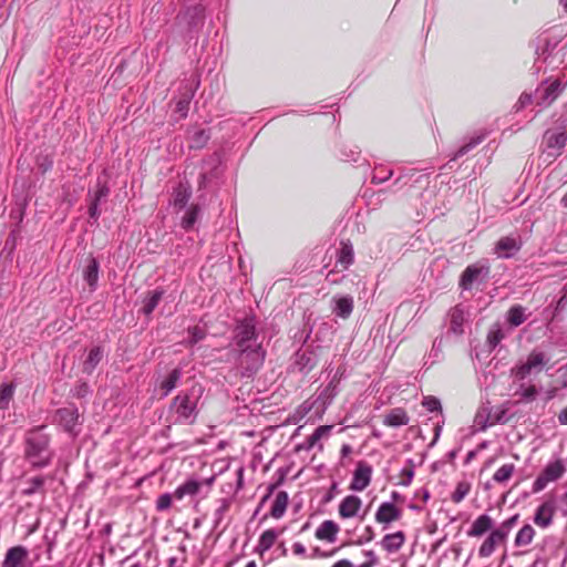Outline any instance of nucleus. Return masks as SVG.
I'll return each instance as SVG.
<instances>
[{
	"label": "nucleus",
	"mask_w": 567,
	"mask_h": 567,
	"mask_svg": "<svg viewBox=\"0 0 567 567\" xmlns=\"http://www.w3.org/2000/svg\"><path fill=\"white\" fill-rule=\"evenodd\" d=\"M24 457L32 467H44L51 462L50 435L44 432V426H35L27 431Z\"/></svg>",
	"instance_id": "obj_1"
},
{
	"label": "nucleus",
	"mask_w": 567,
	"mask_h": 567,
	"mask_svg": "<svg viewBox=\"0 0 567 567\" xmlns=\"http://www.w3.org/2000/svg\"><path fill=\"white\" fill-rule=\"evenodd\" d=\"M551 357L542 348H534L524 360H519L512 369L511 377L515 381H525L530 375H537L547 370Z\"/></svg>",
	"instance_id": "obj_2"
},
{
	"label": "nucleus",
	"mask_w": 567,
	"mask_h": 567,
	"mask_svg": "<svg viewBox=\"0 0 567 567\" xmlns=\"http://www.w3.org/2000/svg\"><path fill=\"white\" fill-rule=\"evenodd\" d=\"M238 368L243 377H251L255 374L265 361V351L261 346H252L238 349Z\"/></svg>",
	"instance_id": "obj_3"
},
{
	"label": "nucleus",
	"mask_w": 567,
	"mask_h": 567,
	"mask_svg": "<svg viewBox=\"0 0 567 567\" xmlns=\"http://www.w3.org/2000/svg\"><path fill=\"white\" fill-rule=\"evenodd\" d=\"M235 342L238 349L261 346L257 341L256 322L254 317H247L237 324Z\"/></svg>",
	"instance_id": "obj_4"
},
{
	"label": "nucleus",
	"mask_w": 567,
	"mask_h": 567,
	"mask_svg": "<svg viewBox=\"0 0 567 567\" xmlns=\"http://www.w3.org/2000/svg\"><path fill=\"white\" fill-rule=\"evenodd\" d=\"M172 409L176 414V422L193 423L196 419V402L188 394L177 395L173 401Z\"/></svg>",
	"instance_id": "obj_5"
},
{
	"label": "nucleus",
	"mask_w": 567,
	"mask_h": 567,
	"mask_svg": "<svg viewBox=\"0 0 567 567\" xmlns=\"http://www.w3.org/2000/svg\"><path fill=\"white\" fill-rule=\"evenodd\" d=\"M523 239L519 234H511L508 236L501 237L495 246L494 254L498 258H512L514 257L522 248Z\"/></svg>",
	"instance_id": "obj_6"
},
{
	"label": "nucleus",
	"mask_w": 567,
	"mask_h": 567,
	"mask_svg": "<svg viewBox=\"0 0 567 567\" xmlns=\"http://www.w3.org/2000/svg\"><path fill=\"white\" fill-rule=\"evenodd\" d=\"M565 473V465L561 460L550 462L546 465L544 471L535 480L533 485L534 492L543 491L548 483L557 481Z\"/></svg>",
	"instance_id": "obj_7"
},
{
	"label": "nucleus",
	"mask_w": 567,
	"mask_h": 567,
	"mask_svg": "<svg viewBox=\"0 0 567 567\" xmlns=\"http://www.w3.org/2000/svg\"><path fill=\"white\" fill-rule=\"evenodd\" d=\"M371 477L372 467L368 463L360 461L357 464V468L353 473L350 489L354 492H361L365 489L371 482Z\"/></svg>",
	"instance_id": "obj_8"
},
{
	"label": "nucleus",
	"mask_w": 567,
	"mask_h": 567,
	"mask_svg": "<svg viewBox=\"0 0 567 567\" xmlns=\"http://www.w3.org/2000/svg\"><path fill=\"white\" fill-rule=\"evenodd\" d=\"M214 482V477L205 480L203 482L196 480H188L184 484L179 485L174 492V498L182 499L185 496H194L197 495L200 491V487L206 484L210 486Z\"/></svg>",
	"instance_id": "obj_9"
},
{
	"label": "nucleus",
	"mask_w": 567,
	"mask_h": 567,
	"mask_svg": "<svg viewBox=\"0 0 567 567\" xmlns=\"http://www.w3.org/2000/svg\"><path fill=\"white\" fill-rule=\"evenodd\" d=\"M362 507V501L357 495L346 496L339 504V515L342 518L355 517Z\"/></svg>",
	"instance_id": "obj_10"
},
{
	"label": "nucleus",
	"mask_w": 567,
	"mask_h": 567,
	"mask_svg": "<svg viewBox=\"0 0 567 567\" xmlns=\"http://www.w3.org/2000/svg\"><path fill=\"white\" fill-rule=\"evenodd\" d=\"M400 517L401 511L390 502L382 503L375 513V520L380 524H390Z\"/></svg>",
	"instance_id": "obj_11"
},
{
	"label": "nucleus",
	"mask_w": 567,
	"mask_h": 567,
	"mask_svg": "<svg viewBox=\"0 0 567 567\" xmlns=\"http://www.w3.org/2000/svg\"><path fill=\"white\" fill-rule=\"evenodd\" d=\"M56 417L64 430L72 433L79 424L80 415L74 408H63L56 411Z\"/></svg>",
	"instance_id": "obj_12"
},
{
	"label": "nucleus",
	"mask_w": 567,
	"mask_h": 567,
	"mask_svg": "<svg viewBox=\"0 0 567 567\" xmlns=\"http://www.w3.org/2000/svg\"><path fill=\"white\" fill-rule=\"evenodd\" d=\"M513 384H514V395L518 396L519 402L529 403L536 399V396L538 394V390L534 384H532V383L526 384L524 381H515L514 379H513Z\"/></svg>",
	"instance_id": "obj_13"
},
{
	"label": "nucleus",
	"mask_w": 567,
	"mask_h": 567,
	"mask_svg": "<svg viewBox=\"0 0 567 567\" xmlns=\"http://www.w3.org/2000/svg\"><path fill=\"white\" fill-rule=\"evenodd\" d=\"M332 312L342 319H348L353 311V298L350 296H336L332 299Z\"/></svg>",
	"instance_id": "obj_14"
},
{
	"label": "nucleus",
	"mask_w": 567,
	"mask_h": 567,
	"mask_svg": "<svg viewBox=\"0 0 567 567\" xmlns=\"http://www.w3.org/2000/svg\"><path fill=\"white\" fill-rule=\"evenodd\" d=\"M546 147L548 150L556 151L555 153H550V155H559L560 151L565 147L567 143V132H551L547 131L545 133Z\"/></svg>",
	"instance_id": "obj_15"
},
{
	"label": "nucleus",
	"mask_w": 567,
	"mask_h": 567,
	"mask_svg": "<svg viewBox=\"0 0 567 567\" xmlns=\"http://www.w3.org/2000/svg\"><path fill=\"white\" fill-rule=\"evenodd\" d=\"M27 557L28 550L24 547H12L7 551L1 567H20Z\"/></svg>",
	"instance_id": "obj_16"
},
{
	"label": "nucleus",
	"mask_w": 567,
	"mask_h": 567,
	"mask_svg": "<svg viewBox=\"0 0 567 567\" xmlns=\"http://www.w3.org/2000/svg\"><path fill=\"white\" fill-rule=\"evenodd\" d=\"M555 507L551 502L543 503L536 511L534 522L542 528L548 527L553 522Z\"/></svg>",
	"instance_id": "obj_17"
},
{
	"label": "nucleus",
	"mask_w": 567,
	"mask_h": 567,
	"mask_svg": "<svg viewBox=\"0 0 567 567\" xmlns=\"http://www.w3.org/2000/svg\"><path fill=\"white\" fill-rule=\"evenodd\" d=\"M506 538L504 537V533L494 529L489 536L484 540L482 546L480 547L478 554L481 557H488L495 550L497 544L504 542Z\"/></svg>",
	"instance_id": "obj_18"
},
{
	"label": "nucleus",
	"mask_w": 567,
	"mask_h": 567,
	"mask_svg": "<svg viewBox=\"0 0 567 567\" xmlns=\"http://www.w3.org/2000/svg\"><path fill=\"white\" fill-rule=\"evenodd\" d=\"M404 542V533L395 532L392 534H386L381 540V546L388 553H395L403 546Z\"/></svg>",
	"instance_id": "obj_19"
},
{
	"label": "nucleus",
	"mask_w": 567,
	"mask_h": 567,
	"mask_svg": "<svg viewBox=\"0 0 567 567\" xmlns=\"http://www.w3.org/2000/svg\"><path fill=\"white\" fill-rule=\"evenodd\" d=\"M339 532V526L333 520H324L316 530V537L333 543Z\"/></svg>",
	"instance_id": "obj_20"
},
{
	"label": "nucleus",
	"mask_w": 567,
	"mask_h": 567,
	"mask_svg": "<svg viewBox=\"0 0 567 567\" xmlns=\"http://www.w3.org/2000/svg\"><path fill=\"white\" fill-rule=\"evenodd\" d=\"M492 527L493 519L488 515L483 514L473 522L471 529L468 530L467 534L471 537H480L487 530H489Z\"/></svg>",
	"instance_id": "obj_21"
},
{
	"label": "nucleus",
	"mask_w": 567,
	"mask_h": 567,
	"mask_svg": "<svg viewBox=\"0 0 567 567\" xmlns=\"http://www.w3.org/2000/svg\"><path fill=\"white\" fill-rule=\"evenodd\" d=\"M410 421V417L408 416L406 412L401 409H392L385 416L383 423L388 426L396 427L406 425Z\"/></svg>",
	"instance_id": "obj_22"
},
{
	"label": "nucleus",
	"mask_w": 567,
	"mask_h": 567,
	"mask_svg": "<svg viewBox=\"0 0 567 567\" xmlns=\"http://www.w3.org/2000/svg\"><path fill=\"white\" fill-rule=\"evenodd\" d=\"M527 318L528 315L526 313V308L520 305L512 306L506 313L507 322L514 328L523 324Z\"/></svg>",
	"instance_id": "obj_23"
},
{
	"label": "nucleus",
	"mask_w": 567,
	"mask_h": 567,
	"mask_svg": "<svg viewBox=\"0 0 567 567\" xmlns=\"http://www.w3.org/2000/svg\"><path fill=\"white\" fill-rule=\"evenodd\" d=\"M83 278L92 290L96 288L99 279V262L94 257L89 258L87 266L83 272Z\"/></svg>",
	"instance_id": "obj_24"
},
{
	"label": "nucleus",
	"mask_w": 567,
	"mask_h": 567,
	"mask_svg": "<svg viewBox=\"0 0 567 567\" xmlns=\"http://www.w3.org/2000/svg\"><path fill=\"white\" fill-rule=\"evenodd\" d=\"M465 322V313L463 309L455 307L450 312V329L455 334L463 333V324Z\"/></svg>",
	"instance_id": "obj_25"
},
{
	"label": "nucleus",
	"mask_w": 567,
	"mask_h": 567,
	"mask_svg": "<svg viewBox=\"0 0 567 567\" xmlns=\"http://www.w3.org/2000/svg\"><path fill=\"white\" fill-rule=\"evenodd\" d=\"M192 196V189L188 184L181 183L174 192V206L184 208Z\"/></svg>",
	"instance_id": "obj_26"
},
{
	"label": "nucleus",
	"mask_w": 567,
	"mask_h": 567,
	"mask_svg": "<svg viewBox=\"0 0 567 567\" xmlns=\"http://www.w3.org/2000/svg\"><path fill=\"white\" fill-rule=\"evenodd\" d=\"M182 371L178 368H175L169 372V374L161 382V390L163 391V395L166 396L171 393L177 385L181 380Z\"/></svg>",
	"instance_id": "obj_27"
},
{
	"label": "nucleus",
	"mask_w": 567,
	"mask_h": 567,
	"mask_svg": "<svg viewBox=\"0 0 567 567\" xmlns=\"http://www.w3.org/2000/svg\"><path fill=\"white\" fill-rule=\"evenodd\" d=\"M287 505L288 494L284 491L278 492L270 511L271 516L274 518H280L286 512Z\"/></svg>",
	"instance_id": "obj_28"
},
{
	"label": "nucleus",
	"mask_w": 567,
	"mask_h": 567,
	"mask_svg": "<svg viewBox=\"0 0 567 567\" xmlns=\"http://www.w3.org/2000/svg\"><path fill=\"white\" fill-rule=\"evenodd\" d=\"M504 338L505 332L501 323L496 322L492 324L486 337L487 344L489 346V348L495 349Z\"/></svg>",
	"instance_id": "obj_29"
},
{
	"label": "nucleus",
	"mask_w": 567,
	"mask_h": 567,
	"mask_svg": "<svg viewBox=\"0 0 567 567\" xmlns=\"http://www.w3.org/2000/svg\"><path fill=\"white\" fill-rule=\"evenodd\" d=\"M279 534L275 529H267L265 530L258 542V550L260 554L267 551L270 549L276 539L278 538Z\"/></svg>",
	"instance_id": "obj_30"
},
{
	"label": "nucleus",
	"mask_w": 567,
	"mask_h": 567,
	"mask_svg": "<svg viewBox=\"0 0 567 567\" xmlns=\"http://www.w3.org/2000/svg\"><path fill=\"white\" fill-rule=\"evenodd\" d=\"M102 359V351L100 348H94L89 352L86 360L83 363V371L92 373Z\"/></svg>",
	"instance_id": "obj_31"
},
{
	"label": "nucleus",
	"mask_w": 567,
	"mask_h": 567,
	"mask_svg": "<svg viewBox=\"0 0 567 567\" xmlns=\"http://www.w3.org/2000/svg\"><path fill=\"white\" fill-rule=\"evenodd\" d=\"M534 535H535V530L529 524L523 526L518 530V533L515 537V545L516 546H526V545L530 544L534 538Z\"/></svg>",
	"instance_id": "obj_32"
},
{
	"label": "nucleus",
	"mask_w": 567,
	"mask_h": 567,
	"mask_svg": "<svg viewBox=\"0 0 567 567\" xmlns=\"http://www.w3.org/2000/svg\"><path fill=\"white\" fill-rule=\"evenodd\" d=\"M44 477L35 476L25 482V487L21 491V493L25 496H30L43 489Z\"/></svg>",
	"instance_id": "obj_33"
},
{
	"label": "nucleus",
	"mask_w": 567,
	"mask_h": 567,
	"mask_svg": "<svg viewBox=\"0 0 567 567\" xmlns=\"http://www.w3.org/2000/svg\"><path fill=\"white\" fill-rule=\"evenodd\" d=\"M209 140V133L205 130L198 128L190 132V147L202 148Z\"/></svg>",
	"instance_id": "obj_34"
},
{
	"label": "nucleus",
	"mask_w": 567,
	"mask_h": 567,
	"mask_svg": "<svg viewBox=\"0 0 567 567\" xmlns=\"http://www.w3.org/2000/svg\"><path fill=\"white\" fill-rule=\"evenodd\" d=\"M482 269L475 266H468L461 278V286L463 289H468L473 281L480 276Z\"/></svg>",
	"instance_id": "obj_35"
},
{
	"label": "nucleus",
	"mask_w": 567,
	"mask_h": 567,
	"mask_svg": "<svg viewBox=\"0 0 567 567\" xmlns=\"http://www.w3.org/2000/svg\"><path fill=\"white\" fill-rule=\"evenodd\" d=\"M559 82L555 81L542 91V102L539 104L549 105L559 93Z\"/></svg>",
	"instance_id": "obj_36"
},
{
	"label": "nucleus",
	"mask_w": 567,
	"mask_h": 567,
	"mask_svg": "<svg viewBox=\"0 0 567 567\" xmlns=\"http://www.w3.org/2000/svg\"><path fill=\"white\" fill-rule=\"evenodd\" d=\"M14 385L13 384H2L0 388V409H8L10 401L13 398Z\"/></svg>",
	"instance_id": "obj_37"
},
{
	"label": "nucleus",
	"mask_w": 567,
	"mask_h": 567,
	"mask_svg": "<svg viewBox=\"0 0 567 567\" xmlns=\"http://www.w3.org/2000/svg\"><path fill=\"white\" fill-rule=\"evenodd\" d=\"M162 299L161 291H153L147 298L144 300L143 312L148 316L154 309L157 307L158 302Z\"/></svg>",
	"instance_id": "obj_38"
},
{
	"label": "nucleus",
	"mask_w": 567,
	"mask_h": 567,
	"mask_svg": "<svg viewBox=\"0 0 567 567\" xmlns=\"http://www.w3.org/2000/svg\"><path fill=\"white\" fill-rule=\"evenodd\" d=\"M514 470V464H504L494 473L493 480L497 483H504L511 478Z\"/></svg>",
	"instance_id": "obj_39"
},
{
	"label": "nucleus",
	"mask_w": 567,
	"mask_h": 567,
	"mask_svg": "<svg viewBox=\"0 0 567 567\" xmlns=\"http://www.w3.org/2000/svg\"><path fill=\"white\" fill-rule=\"evenodd\" d=\"M332 426L321 425L308 437V446L313 447L323 436H328Z\"/></svg>",
	"instance_id": "obj_40"
},
{
	"label": "nucleus",
	"mask_w": 567,
	"mask_h": 567,
	"mask_svg": "<svg viewBox=\"0 0 567 567\" xmlns=\"http://www.w3.org/2000/svg\"><path fill=\"white\" fill-rule=\"evenodd\" d=\"M199 208L197 206H192L182 220V226L185 229H190L195 221L197 220Z\"/></svg>",
	"instance_id": "obj_41"
},
{
	"label": "nucleus",
	"mask_w": 567,
	"mask_h": 567,
	"mask_svg": "<svg viewBox=\"0 0 567 567\" xmlns=\"http://www.w3.org/2000/svg\"><path fill=\"white\" fill-rule=\"evenodd\" d=\"M470 492V484L466 482H460L452 494V501L454 503L462 502Z\"/></svg>",
	"instance_id": "obj_42"
},
{
	"label": "nucleus",
	"mask_w": 567,
	"mask_h": 567,
	"mask_svg": "<svg viewBox=\"0 0 567 567\" xmlns=\"http://www.w3.org/2000/svg\"><path fill=\"white\" fill-rule=\"evenodd\" d=\"M190 338L188 340L189 346H194L198 341L203 340L206 336V331L198 326L188 329Z\"/></svg>",
	"instance_id": "obj_43"
},
{
	"label": "nucleus",
	"mask_w": 567,
	"mask_h": 567,
	"mask_svg": "<svg viewBox=\"0 0 567 567\" xmlns=\"http://www.w3.org/2000/svg\"><path fill=\"white\" fill-rule=\"evenodd\" d=\"M339 261L343 264L346 267L352 264L353 261V251L352 247L349 245H343L340 251Z\"/></svg>",
	"instance_id": "obj_44"
},
{
	"label": "nucleus",
	"mask_w": 567,
	"mask_h": 567,
	"mask_svg": "<svg viewBox=\"0 0 567 567\" xmlns=\"http://www.w3.org/2000/svg\"><path fill=\"white\" fill-rule=\"evenodd\" d=\"M481 142V138L477 137V138H472L468 143H466L465 145L461 146L457 152L454 154L453 156V161H455L456 158L465 155L466 153H468L472 148H474L477 144H480Z\"/></svg>",
	"instance_id": "obj_45"
},
{
	"label": "nucleus",
	"mask_w": 567,
	"mask_h": 567,
	"mask_svg": "<svg viewBox=\"0 0 567 567\" xmlns=\"http://www.w3.org/2000/svg\"><path fill=\"white\" fill-rule=\"evenodd\" d=\"M174 497V493L173 494H162L158 498H157V502H156V508L158 511H166L171 506H172V499Z\"/></svg>",
	"instance_id": "obj_46"
},
{
	"label": "nucleus",
	"mask_w": 567,
	"mask_h": 567,
	"mask_svg": "<svg viewBox=\"0 0 567 567\" xmlns=\"http://www.w3.org/2000/svg\"><path fill=\"white\" fill-rule=\"evenodd\" d=\"M422 404L430 412L441 411V402L434 396H425Z\"/></svg>",
	"instance_id": "obj_47"
},
{
	"label": "nucleus",
	"mask_w": 567,
	"mask_h": 567,
	"mask_svg": "<svg viewBox=\"0 0 567 567\" xmlns=\"http://www.w3.org/2000/svg\"><path fill=\"white\" fill-rule=\"evenodd\" d=\"M517 519L518 515H514L511 518L503 522L502 525L496 529L501 533H504V537L506 538L512 527L517 523Z\"/></svg>",
	"instance_id": "obj_48"
},
{
	"label": "nucleus",
	"mask_w": 567,
	"mask_h": 567,
	"mask_svg": "<svg viewBox=\"0 0 567 567\" xmlns=\"http://www.w3.org/2000/svg\"><path fill=\"white\" fill-rule=\"evenodd\" d=\"M107 195H109V187L106 186V184L99 182L96 185V192L94 194L93 200H96V203H100V200L105 198Z\"/></svg>",
	"instance_id": "obj_49"
},
{
	"label": "nucleus",
	"mask_w": 567,
	"mask_h": 567,
	"mask_svg": "<svg viewBox=\"0 0 567 567\" xmlns=\"http://www.w3.org/2000/svg\"><path fill=\"white\" fill-rule=\"evenodd\" d=\"M188 107H189V99H182L176 103V112L179 113L181 118L186 117Z\"/></svg>",
	"instance_id": "obj_50"
},
{
	"label": "nucleus",
	"mask_w": 567,
	"mask_h": 567,
	"mask_svg": "<svg viewBox=\"0 0 567 567\" xmlns=\"http://www.w3.org/2000/svg\"><path fill=\"white\" fill-rule=\"evenodd\" d=\"M374 538V532L371 526H367L364 528L363 535L354 543L357 545H362L364 543H369Z\"/></svg>",
	"instance_id": "obj_51"
},
{
	"label": "nucleus",
	"mask_w": 567,
	"mask_h": 567,
	"mask_svg": "<svg viewBox=\"0 0 567 567\" xmlns=\"http://www.w3.org/2000/svg\"><path fill=\"white\" fill-rule=\"evenodd\" d=\"M532 103V95L527 94V93H523L520 96H519V100L516 104V110H520V109H524L526 105L530 104Z\"/></svg>",
	"instance_id": "obj_52"
},
{
	"label": "nucleus",
	"mask_w": 567,
	"mask_h": 567,
	"mask_svg": "<svg viewBox=\"0 0 567 567\" xmlns=\"http://www.w3.org/2000/svg\"><path fill=\"white\" fill-rule=\"evenodd\" d=\"M97 206H99V203H96V200H92L90 208H89V214H90V217L93 219H97V217L100 216Z\"/></svg>",
	"instance_id": "obj_53"
},
{
	"label": "nucleus",
	"mask_w": 567,
	"mask_h": 567,
	"mask_svg": "<svg viewBox=\"0 0 567 567\" xmlns=\"http://www.w3.org/2000/svg\"><path fill=\"white\" fill-rule=\"evenodd\" d=\"M561 386L567 388V364L558 370Z\"/></svg>",
	"instance_id": "obj_54"
},
{
	"label": "nucleus",
	"mask_w": 567,
	"mask_h": 567,
	"mask_svg": "<svg viewBox=\"0 0 567 567\" xmlns=\"http://www.w3.org/2000/svg\"><path fill=\"white\" fill-rule=\"evenodd\" d=\"M292 550L296 555H303L306 553L305 546L300 543H295L292 545Z\"/></svg>",
	"instance_id": "obj_55"
},
{
	"label": "nucleus",
	"mask_w": 567,
	"mask_h": 567,
	"mask_svg": "<svg viewBox=\"0 0 567 567\" xmlns=\"http://www.w3.org/2000/svg\"><path fill=\"white\" fill-rule=\"evenodd\" d=\"M558 420L560 424L567 425V406L560 411Z\"/></svg>",
	"instance_id": "obj_56"
},
{
	"label": "nucleus",
	"mask_w": 567,
	"mask_h": 567,
	"mask_svg": "<svg viewBox=\"0 0 567 567\" xmlns=\"http://www.w3.org/2000/svg\"><path fill=\"white\" fill-rule=\"evenodd\" d=\"M332 567H353V565L351 561H349L347 559H342V560L337 561Z\"/></svg>",
	"instance_id": "obj_57"
},
{
	"label": "nucleus",
	"mask_w": 567,
	"mask_h": 567,
	"mask_svg": "<svg viewBox=\"0 0 567 567\" xmlns=\"http://www.w3.org/2000/svg\"><path fill=\"white\" fill-rule=\"evenodd\" d=\"M352 452V447L349 444H344L341 447V454L343 457L348 456Z\"/></svg>",
	"instance_id": "obj_58"
},
{
	"label": "nucleus",
	"mask_w": 567,
	"mask_h": 567,
	"mask_svg": "<svg viewBox=\"0 0 567 567\" xmlns=\"http://www.w3.org/2000/svg\"><path fill=\"white\" fill-rule=\"evenodd\" d=\"M406 477H408V481L404 482L405 485L410 484V482L412 481V477H413V471L412 470L406 472Z\"/></svg>",
	"instance_id": "obj_59"
},
{
	"label": "nucleus",
	"mask_w": 567,
	"mask_h": 567,
	"mask_svg": "<svg viewBox=\"0 0 567 567\" xmlns=\"http://www.w3.org/2000/svg\"><path fill=\"white\" fill-rule=\"evenodd\" d=\"M561 204L567 207V193L563 196Z\"/></svg>",
	"instance_id": "obj_60"
},
{
	"label": "nucleus",
	"mask_w": 567,
	"mask_h": 567,
	"mask_svg": "<svg viewBox=\"0 0 567 567\" xmlns=\"http://www.w3.org/2000/svg\"><path fill=\"white\" fill-rule=\"evenodd\" d=\"M559 4L564 7L565 11H567V0H559Z\"/></svg>",
	"instance_id": "obj_61"
},
{
	"label": "nucleus",
	"mask_w": 567,
	"mask_h": 567,
	"mask_svg": "<svg viewBox=\"0 0 567 567\" xmlns=\"http://www.w3.org/2000/svg\"><path fill=\"white\" fill-rule=\"evenodd\" d=\"M246 567H257L255 561H249Z\"/></svg>",
	"instance_id": "obj_62"
},
{
	"label": "nucleus",
	"mask_w": 567,
	"mask_h": 567,
	"mask_svg": "<svg viewBox=\"0 0 567 567\" xmlns=\"http://www.w3.org/2000/svg\"><path fill=\"white\" fill-rule=\"evenodd\" d=\"M367 556H369V558H374V553L373 551H367Z\"/></svg>",
	"instance_id": "obj_63"
},
{
	"label": "nucleus",
	"mask_w": 567,
	"mask_h": 567,
	"mask_svg": "<svg viewBox=\"0 0 567 567\" xmlns=\"http://www.w3.org/2000/svg\"><path fill=\"white\" fill-rule=\"evenodd\" d=\"M563 501H564V502L566 503V505H567V492L564 494Z\"/></svg>",
	"instance_id": "obj_64"
}]
</instances>
